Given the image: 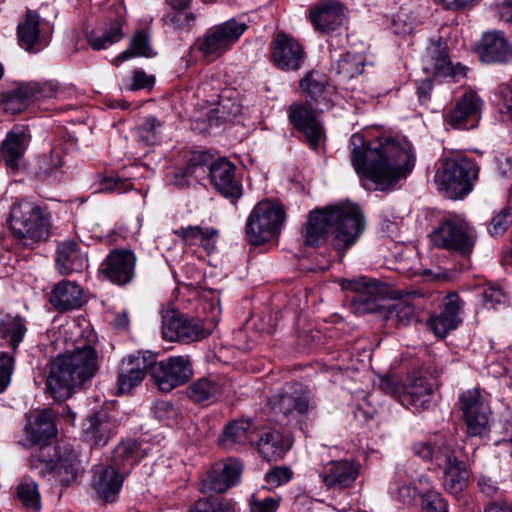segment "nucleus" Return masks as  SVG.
Wrapping results in <instances>:
<instances>
[{
    "label": "nucleus",
    "mask_w": 512,
    "mask_h": 512,
    "mask_svg": "<svg viewBox=\"0 0 512 512\" xmlns=\"http://www.w3.org/2000/svg\"><path fill=\"white\" fill-rule=\"evenodd\" d=\"M351 161L356 173L380 190H391L411 173L414 149L407 140L378 139L366 144L355 133L350 139Z\"/></svg>",
    "instance_id": "f257e3e1"
},
{
    "label": "nucleus",
    "mask_w": 512,
    "mask_h": 512,
    "mask_svg": "<svg viewBox=\"0 0 512 512\" xmlns=\"http://www.w3.org/2000/svg\"><path fill=\"white\" fill-rule=\"evenodd\" d=\"M364 229V215L356 204L345 202L317 208L309 213L303 228L304 243L317 247L331 235L333 246L346 250L357 242Z\"/></svg>",
    "instance_id": "f03ea898"
},
{
    "label": "nucleus",
    "mask_w": 512,
    "mask_h": 512,
    "mask_svg": "<svg viewBox=\"0 0 512 512\" xmlns=\"http://www.w3.org/2000/svg\"><path fill=\"white\" fill-rule=\"evenodd\" d=\"M100 363L101 358L91 342H79L72 351L51 361L46 378L47 392L56 401L68 399L77 388L91 383Z\"/></svg>",
    "instance_id": "7ed1b4c3"
},
{
    "label": "nucleus",
    "mask_w": 512,
    "mask_h": 512,
    "mask_svg": "<svg viewBox=\"0 0 512 512\" xmlns=\"http://www.w3.org/2000/svg\"><path fill=\"white\" fill-rule=\"evenodd\" d=\"M7 221L13 237L23 247L34 249L50 236L49 219L41 207L33 202H15Z\"/></svg>",
    "instance_id": "20e7f679"
},
{
    "label": "nucleus",
    "mask_w": 512,
    "mask_h": 512,
    "mask_svg": "<svg viewBox=\"0 0 512 512\" xmlns=\"http://www.w3.org/2000/svg\"><path fill=\"white\" fill-rule=\"evenodd\" d=\"M31 464L39 474L51 475L62 486L72 484L80 471L78 455L68 445H43L33 456Z\"/></svg>",
    "instance_id": "39448f33"
},
{
    "label": "nucleus",
    "mask_w": 512,
    "mask_h": 512,
    "mask_svg": "<svg viewBox=\"0 0 512 512\" xmlns=\"http://www.w3.org/2000/svg\"><path fill=\"white\" fill-rule=\"evenodd\" d=\"M478 172V167L471 159L456 155L442 161L436 173V181L448 198H463L472 191Z\"/></svg>",
    "instance_id": "423d86ee"
},
{
    "label": "nucleus",
    "mask_w": 512,
    "mask_h": 512,
    "mask_svg": "<svg viewBox=\"0 0 512 512\" xmlns=\"http://www.w3.org/2000/svg\"><path fill=\"white\" fill-rule=\"evenodd\" d=\"M285 220L283 208L275 202H259L250 213L246 223V235L253 245H261L279 233Z\"/></svg>",
    "instance_id": "0eeeda50"
},
{
    "label": "nucleus",
    "mask_w": 512,
    "mask_h": 512,
    "mask_svg": "<svg viewBox=\"0 0 512 512\" xmlns=\"http://www.w3.org/2000/svg\"><path fill=\"white\" fill-rule=\"evenodd\" d=\"M435 247L468 256L475 245V232L464 220L450 217L442 220L430 234Z\"/></svg>",
    "instance_id": "6e6552de"
},
{
    "label": "nucleus",
    "mask_w": 512,
    "mask_h": 512,
    "mask_svg": "<svg viewBox=\"0 0 512 512\" xmlns=\"http://www.w3.org/2000/svg\"><path fill=\"white\" fill-rule=\"evenodd\" d=\"M268 405L276 422L288 423L313 411L317 403L309 389L299 387L278 391L269 398Z\"/></svg>",
    "instance_id": "1a4fd4ad"
},
{
    "label": "nucleus",
    "mask_w": 512,
    "mask_h": 512,
    "mask_svg": "<svg viewBox=\"0 0 512 512\" xmlns=\"http://www.w3.org/2000/svg\"><path fill=\"white\" fill-rule=\"evenodd\" d=\"M151 378L162 392H170L188 382L193 375L192 364L188 356H172L157 362L151 353Z\"/></svg>",
    "instance_id": "9d476101"
},
{
    "label": "nucleus",
    "mask_w": 512,
    "mask_h": 512,
    "mask_svg": "<svg viewBox=\"0 0 512 512\" xmlns=\"http://www.w3.org/2000/svg\"><path fill=\"white\" fill-rule=\"evenodd\" d=\"M211 332L201 320L189 318L176 310H167L162 314V334L165 340L190 343L208 337Z\"/></svg>",
    "instance_id": "9b49d317"
},
{
    "label": "nucleus",
    "mask_w": 512,
    "mask_h": 512,
    "mask_svg": "<svg viewBox=\"0 0 512 512\" xmlns=\"http://www.w3.org/2000/svg\"><path fill=\"white\" fill-rule=\"evenodd\" d=\"M247 25L244 22L230 19L216 25L206 31L198 39V50L204 56L218 57L231 48L246 31Z\"/></svg>",
    "instance_id": "f8f14e48"
},
{
    "label": "nucleus",
    "mask_w": 512,
    "mask_h": 512,
    "mask_svg": "<svg viewBox=\"0 0 512 512\" xmlns=\"http://www.w3.org/2000/svg\"><path fill=\"white\" fill-rule=\"evenodd\" d=\"M58 87L52 82H21L3 94L1 106L7 113L23 112L33 101L55 97Z\"/></svg>",
    "instance_id": "ddd939ff"
},
{
    "label": "nucleus",
    "mask_w": 512,
    "mask_h": 512,
    "mask_svg": "<svg viewBox=\"0 0 512 512\" xmlns=\"http://www.w3.org/2000/svg\"><path fill=\"white\" fill-rule=\"evenodd\" d=\"M459 404L468 433L472 436L480 435L488 427L491 418L490 407L480 390L474 388L463 392Z\"/></svg>",
    "instance_id": "4468645a"
},
{
    "label": "nucleus",
    "mask_w": 512,
    "mask_h": 512,
    "mask_svg": "<svg viewBox=\"0 0 512 512\" xmlns=\"http://www.w3.org/2000/svg\"><path fill=\"white\" fill-rule=\"evenodd\" d=\"M481 99L472 92L465 93L444 115V122L453 129L475 128L480 120Z\"/></svg>",
    "instance_id": "2eb2a0df"
},
{
    "label": "nucleus",
    "mask_w": 512,
    "mask_h": 512,
    "mask_svg": "<svg viewBox=\"0 0 512 512\" xmlns=\"http://www.w3.org/2000/svg\"><path fill=\"white\" fill-rule=\"evenodd\" d=\"M242 464L236 459H228L215 464L201 483L203 494H222L237 484L242 473Z\"/></svg>",
    "instance_id": "dca6fc26"
},
{
    "label": "nucleus",
    "mask_w": 512,
    "mask_h": 512,
    "mask_svg": "<svg viewBox=\"0 0 512 512\" xmlns=\"http://www.w3.org/2000/svg\"><path fill=\"white\" fill-rule=\"evenodd\" d=\"M423 70L436 77H457L465 74V67L455 66L449 58L447 44L442 39L431 41L422 58Z\"/></svg>",
    "instance_id": "f3484780"
},
{
    "label": "nucleus",
    "mask_w": 512,
    "mask_h": 512,
    "mask_svg": "<svg viewBox=\"0 0 512 512\" xmlns=\"http://www.w3.org/2000/svg\"><path fill=\"white\" fill-rule=\"evenodd\" d=\"M136 256L131 250H112L100 266V272L112 283L124 286L135 275Z\"/></svg>",
    "instance_id": "a211bd4d"
},
{
    "label": "nucleus",
    "mask_w": 512,
    "mask_h": 512,
    "mask_svg": "<svg viewBox=\"0 0 512 512\" xmlns=\"http://www.w3.org/2000/svg\"><path fill=\"white\" fill-rule=\"evenodd\" d=\"M151 363L150 352H137L123 359L117 379L119 393L130 392L144 380L147 373L151 376Z\"/></svg>",
    "instance_id": "6ab92c4d"
},
{
    "label": "nucleus",
    "mask_w": 512,
    "mask_h": 512,
    "mask_svg": "<svg viewBox=\"0 0 512 512\" xmlns=\"http://www.w3.org/2000/svg\"><path fill=\"white\" fill-rule=\"evenodd\" d=\"M209 177L213 187L232 203L242 196V184L236 177V166L227 159L220 158L212 162Z\"/></svg>",
    "instance_id": "aec40b11"
},
{
    "label": "nucleus",
    "mask_w": 512,
    "mask_h": 512,
    "mask_svg": "<svg viewBox=\"0 0 512 512\" xmlns=\"http://www.w3.org/2000/svg\"><path fill=\"white\" fill-rule=\"evenodd\" d=\"M271 61L280 70H298L304 61L303 48L294 38L278 33L271 42Z\"/></svg>",
    "instance_id": "412c9836"
},
{
    "label": "nucleus",
    "mask_w": 512,
    "mask_h": 512,
    "mask_svg": "<svg viewBox=\"0 0 512 512\" xmlns=\"http://www.w3.org/2000/svg\"><path fill=\"white\" fill-rule=\"evenodd\" d=\"M289 120L298 131L304 134L310 148L318 150L325 139V133L322 124L317 120L310 105L300 104L291 106L289 109Z\"/></svg>",
    "instance_id": "4be33fe9"
},
{
    "label": "nucleus",
    "mask_w": 512,
    "mask_h": 512,
    "mask_svg": "<svg viewBox=\"0 0 512 512\" xmlns=\"http://www.w3.org/2000/svg\"><path fill=\"white\" fill-rule=\"evenodd\" d=\"M413 451L420 458L434 462L436 466L443 468V470L460 462L452 446L440 436L433 440L415 444Z\"/></svg>",
    "instance_id": "5701e85b"
},
{
    "label": "nucleus",
    "mask_w": 512,
    "mask_h": 512,
    "mask_svg": "<svg viewBox=\"0 0 512 512\" xmlns=\"http://www.w3.org/2000/svg\"><path fill=\"white\" fill-rule=\"evenodd\" d=\"M401 297L392 305L383 308L384 319L395 326H408L413 322H417V314L415 312V300L422 298L419 291H399Z\"/></svg>",
    "instance_id": "b1692460"
},
{
    "label": "nucleus",
    "mask_w": 512,
    "mask_h": 512,
    "mask_svg": "<svg viewBox=\"0 0 512 512\" xmlns=\"http://www.w3.org/2000/svg\"><path fill=\"white\" fill-rule=\"evenodd\" d=\"M310 20L313 26L322 32L335 31L345 20V8L339 1H322L310 10Z\"/></svg>",
    "instance_id": "393cba45"
},
{
    "label": "nucleus",
    "mask_w": 512,
    "mask_h": 512,
    "mask_svg": "<svg viewBox=\"0 0 512 512\" xmlns=\"http://www.w3.org/2000/svg\"><path fill=\"white\" fill-rule=\"evenodd\" d=\"M125 469L120 472L112 465L94 467L93 487L105 502H113L120 492L124 481Z\"/></svg>",
    "instance_id": "a878e982"
},
{
    "label": "nucleus",
    "mask_w": 512,
    "mask_h": 512,
    "mask_svg": "<svg viewBox=\"0 0 512 512\" xmlns=\"http://www.w3.org/2000/svg\"><path fill=\"white\" fill-rule=\"evenodd\" d=\"M435 385V382L422 375L410 378L408 382L403 385V392L400 395L401 404L415 410L427 409Z\"/></svg>",
    "instance_id": "bb28decb"
},
{
    "label": "nucleus",
    "mask_w": 512,
    "mask_h": 512,
    "mask_svg": "<svg viewBox=\"0 0 512 512\" xmlns=\"http://www.w3.org/2000/svg\"><path fill=\"white\" fill-rule=\"evenodd\" d=\"M479 55L486 63H508L512 60V45L503 32H487L482 36Z\"/></svg>",
    "instance_id": "cd10ccee"
},
{
    "label": "nucleus",
    "mask_w": 512,
    "mask_h": 512,
    "mask_svg": "<svg viewBox=\"0 0 512 512\" xmlns=\"http://www.w3.org/2000/svg\"><path fill=\"white\" fill-rule=\"evenodd\" d=\"M462 310V301L458 294L451 293L445 298L443 310L429 320L431 330L439 337H445L450 331L456 329L462 319L459 314Z\"/></svg>",
    "instance_id": "c85d7f7f"
},
{
    "label": "nucleus",
    "mask_w": 512,
    "mask_h": 512,
    "mask_svg": "<svg viewBox=\"0 0 512 512\" xmlns=\"http://www.w3.org/2000/svg\"><path fill=\"white\" fill-rule=\"evenodd\" d=\"M56 427L53 415L50 411L44 410L35 412L28 417L25 426V436L30 445L41 444L56 436Z\"/></svg>",
    "instance_id": "c756f323"
},
{
    "label": "nucleus",
    "mask_w": 512,
    "mask_h": 512,
    "mask_svg": "<svg viewBox=\"0 0 512 512\" xmlns=\"http://www.w3.org/2000/svg\"><path fill=\"white\" fill-rule=\"evenodd\" d=\"M55 261L56 268L62 275L81 272L87 264L86 255L74 240H65L57 245Z\"/></svg>",
    "instance_id": "7c9ffc66"
},
{
    "label": "nucleus",
    "mask_w": 512,
    "mask_h": 512,
    "mask_svg": "<svg viewBox=\"0 0 512 512\" xmlns=\"http://www.w3.org/2000/svg\"><path fill=\"white\" fill-rule=\"evenodd\" d=\"M115 424L106 411L89 416L83 424L84 439L93 446H103L110 439Z\"/></svg>",
    "instance_id": "2f4dec72"
},
{
    "label": "nucleus",
    "mask_w": 512,
    "mask_h": 512,
    "mask_svg": "<svg viewBox=\"0 0 512 512\" xmlns=\"http://www.w3.org/2000/svg\"><path fill=\"white\" fill-rule=\"evenodd\" d=\"M50 303L60 312L78 308L83 303V291L75 282L60 281L51 291Z\"/></svg>",
    "instance_id": "473e14b6"
},
{
    "label": "nucleus",
    "mask_w": 512,
    "mask_h": 512,
    "mask_svg": "<svg viewBox=\"0 0 512 512\" xmlns=\"http://www.w3.org/2000/svg\"><path fill=\"white\" fill-rule=\"evenodd\" d=\"M358 476V467L347 460L331 461L321 474L325 486L329 489H343L351 486Z\"/></svg>",
    "instance_id": "72a5a7b5"
},
{
    "label": "nucleus",
    "mask_w": 512,
    "mask_h": 512,
    "mask_svg": "<svg viewBox=\"0 0 512 512\" xmlns=\"http://www.w3.org/2000/svg\"><path fill=\"white\" fill-rule=\"evenodd\" d=\"M29 136L22 127L13 128L3 140L0 151L6 165L17 170L24 156Z\"/></svg>",
    "instance_id": "f704fd0d"
},
{
    "label": "nucleus",
    "mask_w": 512,
    "mask_h": 512,
    "mask_svg": "<svg viewBox=\"0 0 512 512\" xmlns=\"http://www.w3.org/2000/svg\"><path fill=\"white\" fill-rule=\"evenodd\" d=\"M299 86L302 92L314 101L315 104L329 106L330 99L328 95L332 87L325 73L315 70L310 71L300 80Z\"/></svg>",
    "instance_id": "c9c22d12"
},
{
    "label": "nucleus",
    "mask_w": 512,
    "mask_h": 512,
    "mask_svg": "<svg viewBox=\"0 0 512 512\" xmlns=\"http://www.w3.org/2000/svg\"><path fill=\"white\" fill-rule=\"evenodd\" d=\"M254 430L249 420H234L225 426L219 437L224 449H234L254 442Z\"/></svg>",
    "instance_id": "e433bc0d"
},
{
    "label": "nucleus",
    "mask_w": 512,
    "mask_h": 512,
    "mask_svg": "<svg viewBox=\"0 0 512 512\" xmlns=\"http://www.w3.org/2000/svg\"><path fill=\"white\" fill-rule=\"evenodd\" d=\"M258 438L257 451L267 461L281 459L291 447L289 440L276 430L263 431Z\"/></svg>",
    "instance_id": "4c0bfd02"
},
{
    "label": "nucleus",
    "mask_w": 512,
    "mask_h": 512,
    "mask_svg": "<svg viewBox=\"0 0 512 512\" xmlns=\"http://www.w3.org/2000/svg\"><path fill=\"white\" fill-rule=\"evenodd\" d=\"M241 104L234 91H224L220 96L217 106L211 111L208 121L210 125H219L224 122L232 121L241 113Z\"/></svg>",
    "instance_id": "58836bf2"
},
{
    "label": "nucleus",
    "mask_w": 512,
    "mask_h": 512,
    "mask_svg": "<svg viewBox=\"0 0 512 512\" xmlns=\"http://www.w3.org/2000/svg\"><path fill=\"white\" fill-rule=\"evenodd\" d=\"M26 332L25 320L20 316L6 315L0 321V340L12 349L10 354L13 355V357Z\"/></svg>",
    "instance_id": "ea45409f"
},
{
    "label": "nucleus",
    "mask_w": 512,
    "mask_h": 512,
    "mask_svg": "<svg viewBox=\"0 0 512 512\" xmlns=\"http://www.w3.org/2000/svg\"><path fill=\"white\" fill-rule=\"evenodd\" d=\"M143 457L138 443L133 439H127L120 442L112 452L111 462L117 470L125 474L129 473L130 468Z\"/></svg>",
    "instance_id": "a19ab883"
},
{
    "label": "nucleus",
    "mask_w": 512,
    "mask_h": 512,
    "mask_svg": "<svg viewBox=\"0 0 512 512\" xmlns=\"http://www.w3.org/2000/svg\"><path fill=\"white\" fill-rule=\"evenodd\" d=\"M220 394V385L211 377H201L187 387L188 398L198 404L213 402Z\"/></svg>",
    "instance_id": "79ce46f5"
},
{
    "label": "nucleus",
    "mask_w": 512,
    "mask_h": 512,
    "mask_svg": "<svg viewBox=\"0 0 512 512\" xmlns=\"http://www.w3.org/2000/svg\"><path fill=\"white\" fill-rule=\"evenodd\" d=\"M19 44L26 51L36 52L40 48L39 43V21L38 16L31 11L26 15L25 20L17 27Z\"/></svg>",
    "instance_id": "37998d69"
},
{
    "label": "nucleus",
    "mask_w": 512,
    "mask_h": 512,
    "mask_svg": "<svg viewBox=\"0 0 512 512\" xmlns=\"http://www.w3.org/2000/svg\"><path fill=\"white\" fill-rule=\"evenodd\" d=\"M468 484V472L464 463H459L444 469L443 486L450 494H459Z\"/></svg>",
    "instance_id": "c03bdc74"
},
{
    "label": "nucleus",
    "mask_w": 512,
    "mask_h": 512,
    "mask_svg": "<svg viewBox=\"0 0 512 512\" xmlns=\"http://www.w3.org/2000/svg\"><path fill=\"white\" fill-rule=\"evenodd\" d=\"M156 53L150 44L149 35L144 30L137 31L131 39L128 49L118 55L116 61H125L131 57H153Z\"/></svg>",
    "instance_id": "a18cd8bd"
},
{
    "label": "nucleus",
    "mask_w": 512,
    "mask_h": 512,
    "mask_svg": "<svg viewBox=\"0 0 512 512\" xmlns=\"http://www.w3.org/2000/svg\"><path fill=\"white\" fill-rule=\"evenodd\" d=\"M331 69L337 75L349 80L363 73L364 63L361 56L345 53L340 55L335 64H332Z\"/></svg>",
    "instance_id": "49530a36"
},
{
    "label": "nucleus",
    "mask_w": 512,
    "mask_h": 512,
    "mask_svg": "<svg viewBox=\"0 0 512 512\" xmlns=\"http://www.w3.org/2000/svg\"><path fill=\"white\" fill-rule=\"evenodd\" d=\"M189 512H235L232 502L220 495H209L198 499Z\"/></svg>",
    "instance_id": "de8ad7c7"
},
{
    "label": "nucleus",
    "mask_w": 512,
    "mask_h": 512,
    "mask_svg": "<svg viewBox=\"0 0 512 512\" xmlns=\"http://www.w3.org/2000/svg\"><path fill=\"white\" fill-rule=\"evenodd\" d=\"M60 149H52L48 154H43L37 159L36 175L46 178L54 175L63 165V156Z\"/></svg>",
    "instance_id": "09e8293b"
},
{
    "label": "nucleus",
    "mask_w": 512,
    "mask_h": 512,
    "mask_svg": "<svg viewBox=\"0 0 512 512\" xmlns=\"http://www.w3.org/2000/svg\"><path fill=\"white\" fill-rule=\"evenodd\" d=\"M163 124L155 116H148L138 127V142L143 146L155 145L159 142Z\"/></svg>",
    "instance_id": "8fccbe9b"
},
{
    "label": "nucleus",
    "mask_w": 512,
    "mask_h": 512,
    "mask_svg": "<svg viewBox=\"0 0 512 512\" xmlns=\"http://www.w3.org/2000/svg\"><path fill=\"white\" fill-rule=\"evenodd\" d=\"M17 496L22 504L31 511H39L41 508L38 485L34 481H25L18 485Z\"/></svg>",
    "instance_id": "3c124183"
},
{
    "label": "nucleus",
    "mask_w": 512,
    "mask_h": 512,
    "mask_svg": "<svg viewBox=\"0 0 512 512\" xmlns=\"http://www.w3.org/2000/svg\"><path fill=\"white\" fill-rule=\"evenodd\" d=\"M123 37L120 24L118 22H114L111 24L110 28L105 31L102 35L97 36L94 34H90L87 36L89 45L94 50H101L109 47L110 45L120 41Z\"/></svg>",
    "instance_id": "603ef678"
},
{
    "label": "nucleus",
    "mask_w": 512,
    "mask_h": 512,
    "mask_svg": "<svg viewBox=\"0 0 512 512\" xmlns=\"http://www.w3.org/2000/svg\"><path fill=\"white\" fill-rule=\"evenodd\" d=\"M184 10H174L163 17L166 26L174 30H188L192 26L195 16L193 13L183 12Z\"/></svg>",
    "instance_id": "864d4df0"
},
{
    "label": "nucleus",
    "mask_w": 512,
    "mask_h": 512,
    "mask_svg": "<svg viewBox=\"0 0 512 512\" xmlns=\"http://www.w3.org/2000/svg\"><path fill=\"white\" fill-rule=\"evenodd\" d=\"M423 512H448V503L436 490H428L422 494Z\"/></svg>",
    "instance_id": "5fc2aeb1"
},
{
    "label": "nucleus",
    "mask_w": 512,
    "mask_h": 512,
    "mask_svg": "<svg viewBox=\"0 0 512 512\" xmlns=\"http://www.w3.org/2000/svg\"><path fill=\"white\" fill-rule=\"evenodd\" d=\"M512 224V208L504 207L493 216L489 233L493 236L502 235Z\"/></svg>",
    "instance_id": "6e6d98bb"
},
{
    "label": "nucleus",
    "mask_w": 512,
    "mask_h": 512,
    "mask_svg": "<svg viewBox=\"0 0 512 512\" xmlns=\"http://www.w3.org/2000/svg\"><path fill=\"white\" fill-rule=\"evenodd\" d=\"M14 369V357L8 352H0V393L9 385Z\"/></svg>",
    "instance_id": "4d7b16f0"
},
{
    "label": "nucleus",
    "mask_w": 512,
    "mask_h": 512,
    "mask_svg": "<svg viewBox=\"0 0 512 512\" xmlns=\"http://www.w3.org/2000/svg\"><path fill=\"white\" fill-rule=\"evenodd\" d=\"M292 477L293 472L289 467L279 466L266 473L265 481L273 487H278L288 483Z\"/></svg>",
    "instance_id": "13d9d810"
},
{
    "label": "nucleus",
    "mask_w": 512,
    "mask_h": 512,
    "mask_svg": "<svg viewBox=\"0 0 512 512\" xmlns=\"http://www.w3.org/2000/svg\"><path fill=\"white\" fill-rule=\"evenodd\" d=\"M482 297L485 305L489 308H495L496 305L505 304L507 296L504 291L494 285H488L482 292Z\"/></svg>",
    "instance_id": "bf43d9fd"
},
{
    "label": "nucleus",
    "mask_w": 512,
    "mask_h": 512,
    "mask_svg": "<svg viewBox=\"0 0 512 512\" xmlns=\"http://www.w3.org/2000/svg\"><path fill=\"white\" fill-rule=\"evenodd\" d=\"M377 385L385 394L391 395L400 400V395L403 392L404 386L400 384L395 377L390 375L380 376Z\"/></svg>",
    "instance_id": "052dcab7"
},
{
    "label": "nucleus",
    "mask_w": 512,
    "mask_h": 512,
    "mask_svg": "<svg viewBox=\"0 0 512 512\" xmlns=\"http://www.w3.org/2000/svg\"><path fill=\"white\" fill-rule=\"evenodd\" d=\"M279 507V498L265 497L263 499L252 497L250 502L251 512H276Z\"/></svg>",
    "instance_id": "680f3d73"
},
{
    "label": "nucleus",
    "mask_w": 512,
    "mask_h": 512,
    "mask_svg": "<svg viewBox=\"0 0 512 512\" xmlns=\"http://www.w3.org/2000/svg\"><path fill=\"white\" fill-rule=\"evenodd\" d=\"M151 410L154 417L160 421L169 420L176 416V409L169 401H156Z\"/></svg>",
    "instance_id": "e2e57ef3"
},
{
    "label": "nucleus",
    "mask_w": 512,
    "mask_h": 512,
    "mask_svg": "<svg viewBox=\"0 0 512 512\" xmlns=\"http://www.w3.org/2000/svg\"><path fill=\"white\" fill-rule=\"evenodd\" d=\"M381 285L380 282L377 280L367 279V278H360L359 280H347L343 283V287L345 289H354V290H360L363 289L367 291L368 293H373L375 291H378V287Z\"/></svg>",
    "instance_id": "0e129e2a"
},
{
    "label": "nucleus",
    "mask_w": 512,
    "mask_h": 512,
    "mask_svg": "<svg viewBox=\"0 0 512 512\" xmlns=\"http://www.w3.org/2000/svg\"><path fill=\"white\" fill-rule=\"evenodd\" d=\"M174 233L183 240L187 245H194L198 242L199 234L202 233L200 226H187L181 227L174 231Z\"/></svg>",
    "instance_id": "69168bd1"
},
{
    "label": "nucleus",
    "mask_w": 512,
    "mask_h": 512,
    "mask_svg": "<svg viewBox=\"0 0 512 512\" xmlns=\"http://www.w3.org/2000/svg\"><path fill=\"white\" fill-rule=\"evenodd\" d=\"M500 105L501 109L506 112L512 113V81L503 83L499 86Z\"/></svg>",
    "instance_id": "338daca9"
},
{
    "label": "nucleus",
    "mask_w": 512,
    "mask_h": 512,
    "mask_svg": "<svg viewBox=\"0 0 512 512\" xmlns=\"http://www.w3.org/2000/svg\"><path fill=\"white\" fill-rule=\"evenodd\" d=\"M217 234L218 231L215 228H202V233L199 234L198 241L205 250H213L215 247L214 239Z\"/></svg>",
    "instance_id": "774afa93"
}]
</instances>
